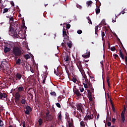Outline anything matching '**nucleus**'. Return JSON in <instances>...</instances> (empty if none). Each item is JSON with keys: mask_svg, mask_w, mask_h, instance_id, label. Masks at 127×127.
Segmentation results:
<instances>
[{"mask_svg": "<svg viewBox=\"0 0 127 127\" xmlns=\"http://www.w3.org/2000/svg\"><path fill=\"white\" fill-rule=\"evenodd\" d=\"M9 18V27L8 30L9 35L11 36L14 38H18L19 35L17 31L21 30L20 24L18 21L14 22V18L13 16H6Z\"/></svg>", "mask_w": 127, "mask_h": 127, "instance_id": "f257e3e1", "label": "nucleus"}, {"mask_svg": "<svg viewBox=\"0 0 127 127\" xmlns=\"http://www.w3.org/2000/svg\"><path fill=\"white\" fill-rule=\"evenodd\" d=\"M12 53L16 57L21 56L22 54L21 48L18 47H14L13 48Z\"/></svg>", "mask_w": 127, "mask_h": 127, "instance_id": "f03ea898", "label": "nucleus"}, {"mask_svg": "<svg viewBox=\"0 0 127 127\" xmlns=\"http://www.w3.org/2000/svg\"><path fill=\"white\" fill-rule=\"evenodd\" d=\"M63 34L64 39L69 40V36H68L69 35L68 31L67 29L64 28V27L63 30Z\"/></svg>", "mask_w": 127, "mask_h": 127, "instance_id": "7ed1b4c3", "label": "nucleus"}, {"mask_svg": "<svg viewBox=\"0 0 127 127\" xmlns=\"http://www.w3.org/2000/svg\"><path fill=\"white\" fill-rule=\"evenodd\" d=\"M8 97V95L5 93H1L0 91V100H3V98L4 99H6L5 101H7V98Z\"/></svg>", "mask_w": 127, "mask_h": 127, "instance_id": "20e7f679", "label": "nucleus"}, {"mask_svg": "<svg viewBox=\"0 0 127 127\" xmlns=\"http://www.w3.org/2000/svg\"><path fill=\"white\" fill-rule=\"evenodd\" d=\"M32 109L31 108V107L28 105H27L26 106V111H25V114L29 115L30 114V112H32Z\"/></svg>", "mask_w": 127, "mask_h": 127, "instance_id": "39448f33", "label": "nucleus"}, {"mask_svg": "<svg viewBox=\"0 0 127 127\" xmlns=\"http://www.w3.org/2000/svg\"><path fill=\"white\" fill-rule=\"evenodd\" d=\"M77 110L79 112L81 111L82 113L84 112V109H83V106L82 105H77L76 106Z\"/></svg>", "mask_w": 127, "mask_h": 127, "instance_id": "423d86ee", "label": "nucleus"}, {"mask_svg": "<svg viewBox=\"0 0 127 127\" xmlns=\"http://www.w3.org/2000/svg\"><path fill=\"white\" fill-rule=\"evenodd\" d=\"M22 77V75L20 74L19 72H17L16 74V76H15L16 80L20 81L21 80Z\"/></svg>", "mask_w": 127, "mask_h": 127, "instance_id": "0eeeda50", "label": "nucleus"}, {"mask_svg": "<svg viewBox=\"0 0 127 127\" xmlns=\"http://www.w3.org/2000/svg\"><path fill=\"white\" fill-rule=\"evenodd\" d=\"M86 77V75L83 76V78H85V81L86 82V83H87L88 88L90 89V88H91V87H92V83L90 81H88V79Z\"/></svg>", "mask_w": 127, "mask_h": 127, "instance_id": "6e6552de", "label": "nucleus"}, {"mask_svg": "<svg viewBox=\"0 0 127 127\" xmlns=\"http://www.w3.org/2000/svg\"><path fill=\"white\" fill-rule=\"evenodd\" d=\"M73 92L76 94L77 96H81V94L80 93L79 90L77 89L76 88H74L73 89Z\"/></svg>", "mask_w": 127, "mask_h": 127, "instance_id": "1a4fd4ad", "label": "nucleus"}, {"mask_svg": "<svg viewBox=\"0 0 127 127\" xmlns=\"http://www.w3.org/2000/svg\"><path fill=\"white\" fill-rule=\"evenodd\" d=\"M64 60L66 63L69 62L70 60V56L68 55L65 54L64 56Z\"/></svg>", "mask_w": 127, "mask_h": 127, "instance_id": "9d476101", "label": "nucleus"}, {"mask_svg": "<svg viewBox=\"0 0 127 127\" xmlns=\"http://www.w3.org/2000/svg\"><path fill=\"white\" fill-rule=\"evenodd\" d=\"M17 90H18V92L19 93H22V92H24V88L21 86H19L17 88Z\"/></svg>", "mask_w": 127, "mask_h": 127, "instance_id": "9b49d317", "label": "nucleus"}, {"mask_svg": "<svg viewBox=\"0 0 127 127\" xmlns=\"http://www.w3.org/2000/svg\"><path fill=\"white\" fill-rule=\"evenodd\" d=\"M46 119L47 122L52 121L53 120V117H52V115H49L46 117Z\"/></svg>", "mask_w": 127, "mask_h": 127, "instance_id": "f8f14e48", "label": "nucleus"}, {"mask_svg": "<svg viewBox=\"0 0 127 127\" xmlns=\"http://www.w3.org/2000/svg\"><path fill=\"white\" fill-rule=\"evenodd\" d=\"M6 62H2L1 63V66H2V70H4L5 67H6Z\"/></svg>", "mask_w": 127, "mask_h": 127, "instance_id": "ddd939ff", "label": "nucleus"}, {"mask_svg": "<svg viewBox=\"0 0 127 127\" xmlns=\"http://www.w3.org/2000/svg\"><path fill=\"white\" fill-rule=\"evenodd\" d=\"M92 3L93 1L92 0L87 1L86 2V4H87L88 7H91L92 6Z\"/></svg>", "mask_w": 127, "mask_h": 127, "instance_id": "4468645a", "label": "nucleus"}, {"mask_svg": "<svg viewBox=\"0 0 127 127\" xmlns=\"http://www.w3.org/2000/svg\"><path fill=\"white\" fill-rule=\"evenodd\" d=\"M119 53H120V57L122 58V59L123 60H124L125 57H124V55L123 54V52L121 50V49H120Z\"/></svg>", "mask_w": 127, "mask_h": 127, "instance_id": "2eb2a0df", "label": "nucleus"}, {"mask_svg": "<svg viewBox=\"0 0 127 127\" xmlns=\"http://www.w3.org/2000/svg\"><path fill=\"white\" fill-rule=\"evenodd\" d=\"M121 119L123 123H124V122L125 121V113H123V111H122L121 113Z\"/></svg>", "mask_w": 127, "mask_h": 127, "instance_id": "dca6fc26", "label": "nucleus"}, {"mask_svg": "<svg viewBox=\"0 0 127 127\" xmlns=\"http://www.w3.org/2000/svg\"><path fill=\"white\" fill-rule=\"evenodd\" d=\"M10 50H11V49L10 48L5 47L4 48L3 51H4V53H7L9 52Z\"/></svg>", "mask_w": 127, "mask_h": 127, "instance_id": "f3484780", "label": "nucleus"}, {"mask_svg": "<svg viewBox=\"0 0 127 127\" xmlns=\"http://www.w3.org/2000/svg\"><path fill=\"white\" fill-rule=\"evenodd\" d=\"M90 52L89 51V52H87V55H83L82 57H83L85 59L88 58L90 57Z\"/></svg>", "mask_w": 127, "mask_h": 127, "instance_id": "a211bd4d", "label": "nucleus"}, {"mask_svg": "<svg viewBox=\"0 0 127 127\" xmlns=\"http://www.w3.org/2000/svg\"><path fill=\"white\" fill-rule=\"evenodd\" d=\"M21 97V95L19 93V92H16V94H15V99H20Z\"/></svg>", "mask_w": 127, "mask_h": 127, "instance_id": "6ab92c4d", "label": "nucleus"}, {"mask_svg": "<svg viewBox=\"0 0 127 127\" xmlns=\"http://www.w3.org/2000/svg\"><path fill=\"white\" fill-rule=\"evenodd\" d=\"M19 99H20L15 98V102L16 105L18 106V107H20V103L19 102Z\"/></svg>", "mask_w": 127, "mask_h": 127, "instance_id": "aec40b11", "label": "nucleus"}, {"mask_svg": "<svg viewBox=\"0 0 127 127\" xmlns=\"http://www.w3.org/2000/svg\"><path fill=\"white\" fill-rule=\"evenodd\" d=\"M22 27H23V28L25 30L27 29V27H26V26L25 25V20L24 19H23L22 20Z\"/></svg>", "mask_w": 127, "mask_h": 127, "instance_id": "412c9836", "label": "nucleus"}, {"mask_svg": "<svg viewBox=\"0 0 127 127\" xmlns=\"http://www.w3.org/2000/svg\"><path fill=\"white\" fill-rule=\"evenodd\" d=\"M100 7L97 6V8L96 9V14H98L100 13Z\"/></svg>", "mask_w": 127, "mask_h": 127, "instance_id": "4be33fe9", "label": "nucleus"}, {"mask_svg": "<svg viewBox=\"0 0 127 127\" xmlns=\"http://www.w3.org/2000/svg\"><path fill=\"white\" fill-rule=\"evenodd\" d=\"M21 59H18L17 61H16V64L20 65L21 64Z\"/></svg>", "mask_w": 127, "mask_h": 127, "instance_id": "5701e85b", "label": "nucleus"}, {"mask_svg": "<svg viewBox=\"0 0 127 127\" xmlns=\"http://www.w3.org/2000/svg\"><path fill=\"white\" fill-rule=\"evenodd\" d=\"M38 123H39V126H42L43 124V120L42 119L40 118L38 120Z\"/></svg>", "mask_w": 127, "mask_h": 127, "instance_id": "b1692460", "label": "nucleus"}, {"mask_svg": "<svg viewBox=\"0 0 127 127\" xmlns=\"http://www.w3.org/2000/svg\"><path fill=\"white\" fill-rule=\"evenodd\" d=\"M24 58L26 59V60H28V59H30V56L29 55H25Z\"/></svg>", "mask_w": 127, "mask_h": 127, "instance_id": "393cba45", "label": "nucleus"}, {"mask_svg": "<svg viewBox=\"0 0 127 127\" xmlns=\"http://www.w3.org/2000/svg\"><path fill=\"white\" fill-rule=\"evenodd\" d=\"M26 103V100L25 99H21V103L22 105H25Z\"/></svg>", "mask_w": 127, "mask_h": 127, "instance_id": "a878e982", "label": "nucleus"}, {"mask_svg": "<svg viewBox=\"0 0 127 127\" xmlns=\"http://www.w3.org/2000/svg\"><path fill=\"white\" fill-rule=\"evenodd\" d=\"M50 94L52 96L56 97L57 96V94L55 93V91H52V92H51Z\"/></svg>", "mask_w": 127, "mask_h": 127, "instance_id": "bb28decb", "label": "nucleus"}, {"mask_svg": "<svg viewBox=\"0 0 127 127\" xmlns=\"http://www.w3.org/2000/svg\"><path fill=\"white\" fill-rule=\"evenodd\" d=\"M10 9V8L8 9V8H4L3 9V11L2 12L3 14L6 13V12H7L8 11V10Z\"/></svg>", "mask_w": 127, "mask_h": 127, "instance_id": "cd10ccee", "label": "nucleus"}, {"mask_svg": "<svg viewBox=\"0 0 127 127\" xmlns=\"http://www.w3.org/2000/svg\"><path fill=\"white\" fill-rule=\"evenodd\" d=\"M87 94H88V97L92 96V93L89 90H87Z\"/></svg>", "mask_w": 127, "mask_h": 127, "instance_id": "c85d7f7f", "label": "nucleus"}, {"mask_svg": "<svg viewBox=\"0 0 127 127\" xmlns=\"http://www.w3.org/2000/svg\"><path fill=\"white\" fill-rule=\"evenodd\" d=\"M72 81H73V82L74 83H75V84H77V82H78V80H77V79H76V78H75V77H73L72 79Z\"/></svg>", "mask_w": 127, "mask_h": 127, "instance_id": "c756f323", "label": "nucleus"}, {"mask_svg": "<svg viewBox=\"0 0 127 127\" xmlns=\"http://www.w3.org/2000/svg\"><path fill=\"white\" fill-rule=\"evenodd\" d=\"M54 73L57 75V76H59V74H60V72L58 70H57V71L55 70Z\"/></svg>", "mask_w": 127, "mask_h": 127, "instance_id": "7c9ffc66", "label": "nucleus"}, {"mask_svg": "<svg viewBox=\"0 0 127 127\" xmlns=\"http://www.w3.org/2000/svg\"><path fill=\"white\" fill-rule=\"evenodd\" d=\"M58 120L59 121H62V115L61 113H60L59 115V116H58Z\"/></svg>", "mask_w": 127, "mask_h": 127, "instance_id": "2f4dec72", "label": "nucleus"}, {"mask_svg": "<svg viewBox=\"0 0 127 127\" xmlns=\"http://www.w3.org/2000/svg\"><path fill=\"white\" fill-rule=\"evenodd\" d=\"M76 117L78 118V119H80V118L81 117V115L79 113V112H77L76 114Z\"/></svg>", "mask_w": 127, "mask_h": 127, "instance_id": "473e14b6", "label": "nucleus"}, {"mask_svg": "<svg viewBox=\"0 0 127 127\" xmlns=\"http://www.w3.org/2000/svg\"><path fill=\"white\" fill-rule=\"evenodd\" d=\"M66 27L65 29H66V30L69 29V28H70L71 27V25L69 24H67Z\"/></svg>", "mask_w": 127, "mask_h": 127, "instance_id": "72a5a7b5", "label": "nucleus"}, {"mask_svg": "<svg viewBox=\"0 0 127 127\" xmlns=\"http://www.w3.org/2000/svg\"><path fill=\"white\" fill-rule=\"evenodd\" d=\"M83 85H84V88L85 89H87L88 88V83H83Z\"/></svg>", "mask_w": 127, "mask_h": 127, "instance_id": "f704fd0d", "label": "nucleus"}, {"mask_svg": "<svg viewBox=\"0 0 127 127\" xmlns=\"http://www.w3.org/2000/svg\"><path fill=\"white\" fill-rule=\"evenodd\" d=\"M87 19H88V22L91 24H92V22L91 19H90V18L89 17H87Z\"/></svg>", "mask_w": 127, "mask_h": 127, "instance_id": "c9c22d12", "label": "nucleus"}, {"mask_svg": "<svg viewBox=\"0 0 127 127\" xmlns=\"http://www.w3.org/2000/svg\"><path fill=\"white\" fill-rule=\"evenodd\" d=\"M87 119L88 120H92L93 119V117H91V115H87Z\"/></svg>", "mask_w": 127, "mask_h": 127, "instance_id": "e433bc0d", "label": "nucleus"}, {"mask_svg": "<svg viewBox=\"0 0 127 127\" xmlns=\"http://www.w3.org/2000/svg\"><path fill=\"white\" fill-rule=\"evenodd\" d=\"M105 24V20H103L101 22V23L99 25V26Z\"/></svg>", "mask_w": 127, "mask_h": 127, "instance_id": "4c0bfd02", "label": "nucleus"}, {"mask_svg": "<svg viewBox=\"0 0 127 127\" xmlns=\"http://www.w3.org/2000/svg\"><path fill=\"white\" fill-rule=\"evenodd\" d=\"M56 105L57 106L58 108H61V105H60V103H56Z\"/></svg>", "mask_w": 127, "mask_h": 127, "instance_id": "58836bf2", "label": "nucleus"}, {"mask_svg": "<svg viewBox=\"0 0 127 127\" xmlns=\"http://www.w3.org/2000/svg\"><path fill=\"white\" fill-rule=\"evenodd\" d=\"M67 46L70 48V49L72 47V43H67Z\"/></svg>", "mask_w": 127, "mask_h": 127, "instance_id": "ea45409f", "label": "nucleus"}, {"mask_svg": "<svg viewBox=\"0 0 127 127\" xmlns=\"http://www.w3.org/2000/svg\"><path fill=\"white\" fill-rule=\"evenodd\" d=\"M80 126H81L82 127H85V124L84 123V122H80Z\"/></svg>", "mask_w": 127, "mask_h": 127, "instance_id": "a19ab883", "label": "nucleus"}, {"mask_svg": "<svg viewBox=\"0 0 127 127\" xmlns=\"http://www.w3.org/2000/svg\"><path fill=\"white\" fill-rule=\"evenodd\" d=\"M82 30H78V31H77V33L78 34H81L82 33Z\"/></svg>", "mask_w": 127, "mask_h": 127, "instance_id": "79ce46f5", "label": "nucleus"}, {"mask_svg": "<svg viewBox=\"0 0 127 127\" xmlns=\"http://www.w3.org/2000/svg\"><path fill=\"white\" fill-rule=\"evenodd\" d=\"M3 125H4V124H3V122H2V121L0 120V127H3Z\"/></svg>", "mask_w": 127, "mask_h": 127, "instance_id": "37998d69", "label": "nucleus"}, {"mask_svg": "<svg viewBox=\"0 0 127 127\" xmlns=\"http://www.w3.org/2000/svg\"><path fill=\"white\" fill-rule=\"evenodd\" d=\"M105 36V33L104 32H102V33H101V36L103 38H103L104 37V36Z\"/></svg>", "mask_w": 127, "mask_h": 127, "instance_id": "c03bdc74", "label": "nucleus"}, {"mask_svg": "<svg viewBox=\"0 0 127 127\" xmlns=\"http://www.w3.org/2000/svg\"><path fill=\"white\" fill-rule=\"evenodd\" d=\"M116 37L117 38V40H118V42L121 44L122 43L121 41L120 40V39H119V38L118 37V36L117 35H116Z\"/></svg>", "mask_w": 127, "mask_h": 127, "instance_id": "a18cd8bd", "label": "nucleus"}, {"mask_svg": "<svg viewBox=\"0 0 127 127\" xmlns=\"http://www.w3.org/2000/svg\"><path fill=\"white\" fill-rule=\"evenodd\" d=\"M111 50L112 51H115V50H116V48L115 47H111Z\"/></svg>", "mask_w": 127, "mask_h": 127, "instance_id": "49530a36", "label": "nucleus"}, {"mask_svg": "<svg viewBox=\"0 0 127 127\" xmlns=\"http://www.w3.org/2000/svg\"><path fill=\"white\" fill-rule=\"evenodd\" d=\"M50 115V111L49 110H47V113H46V117H47L48 116Z\"/></svg>", "mask_w": 127, "mask_h": 127, "instance_id": "de8ad7c7", "label": "nucleus"}, {"mask_svg": "<svg viewBox=\"0 0 127 127\" xmlns=\"http://www.w3.org/2000/svg\"><path fill=\"white\" fill-rule=\"evenodd\" d=\"M1 6H2V7L4 8L6 6V4H5L4 3H1Z\"/></svg>", "mask_w": 127, "mask_h": 127, "instance_id": "09e8293b", "label": "nucleus"}, {"mask_svg": "<svg viewBox=\"0 0 127 127\" xmlns=\"http://www.w3.org/2000/svg\"><path fill=\"white\" fill-rule=\"evenodd\" d=\"M46 78L47 77L46 76H45V77L44 78V79L43 80V82H42L43 84H45V80H46Z\"/></svg>", "mask_w": 127, "mask_h": 127, "instance_id": "8fccbe9b", "label": "nucleus"}, {"mask_svg": "<svg viewBox=\"0 0 127 127\" xmlns=\"http://www.w3.org/2000/svg\"><path fill=\"white\" fill-rule=\"evenodd\" d=\"M126 111H127L126 107L125 106H124V111H123V112L125 114V113H126Z\"/></svg>", "mask_w": 127, "mask_h": 127, "instance_id": "3c124183", "label": "nucleus"}, {"mask_svg": "<svg viewBox=\"0 0 127 127\" xmlns=\"http://www.w3.org/2000/svg\"><path fill=\"white\" fill-rule=\"evenodd\" d=\"M80 92H83L84 90V88L83 87H80Z\"/></svg>", "mask_w": 127, "mask_h": 127, "instance_id": "603ef678", "label": "nucleus"}, {"mask_svg": "<svg viewBox=\"0 0 127 127\" xmlns=\"http://www.w3.org/2000/svg\"><path fill=\"white\" fill-rule=\"evenodd\" d=\"M111 125H112V123L111 122H109L107 123V126L108 127H111Z\"/></svg>", "mask_w": 127, "mask_h": 127, "instance_id": "864d4df0", "label": "nucleus"}, {"mask_svg": "<svg viewBox=\"0 0 127 127\" xmlns=\"http://www.w3.org/2000/svg\"><path fill=\"white\" fill-rule=\"evenodd\" d=\"M123 51H124V53H125L126 55H127V50H126V49L125 48H123Z\"/></svg>", "mask_w": 127, "mask_h": 127, "instance_id": "5fc2aeb1", "label": "nucleus"}, {"mask_svg": "<svg viewBox=\"0 0 127 127\" xmlns=\"http://www.w3.org/2000/svg\"><path fill=\"white\" fill-rule=\"evenodd\" d=\"M76 7H77V8H80V9H81V8H82V6H81V5H79V4L76 5Z\"/></svg>", "mask_w": 127, "mask_h": 127, "instance_id": "6e6d98bb", "label": "nucleus"}, {"mask_svg": "<svg viewBox=\"0 0 127 127\" xmlns=\"http://www.w3.org/2000/svg\"><path fill=\"white\" fill-rule=\"evenodd\" d=\"M89 89H90L92 93L94 92V88L92 87V86L91 87H90Z\"/></svg>", "mask_w": 127, "mask_h": 127, "instance_id": "4d7b16f0", "label": "nucleus"}, {"mask_svg": "<svg viewBox=\"0 0 127 127\" xmlns=\"http://www.w3.org/2000/svg\"><path fill=\"white\" fill-rule=\"evenodd\" d=\"M112 107L113 111L114 112H115L116 111V109H115V107H114V105L113 104H112Z\"/></svg>", "mask_w": 127, "mask_h": 127, "instance_id": "13d9d810", "label": "nucleus"}, {"mask_svg": "<svg viewBox=\"0 0 127 127\" xmlns=\"http://www.w3.org/2000/svg\"><path fill=\"white\" fill-rule=\"evenodd\" d=\"M98 29H99V25H97L95 28V30L98 31Z\"/></svg>", "mask_w": 127, "mask_h": 127, "instance_id": "bf43d9fd", "label": "nucleus"}, {"mask_svg": "<svg viewBox=\"0 0 127 127\" xmlns=\"http://www.w3.org/2000/svg\"><path fill=\"white\" fill-rule=\"evenodd\" d=\"M89 98V100L90 101H93V99H92V96H90V97H88Z\"/></svg>", "mask_w": 127, "mask_h": 127, "instance_id": "052dcab7", "label": "nucleus"}, {"mask_svg": "<svg viewBox=\"0 0 127 127\" xmlns=\"http://www.w3.org/2000/svg\"><path fill=\"white\" fill-rule=\"evenodd\" d=\"M125 63H126V64H127V55L125 56Z\"/></svg>", "mask_w": 127, "mask_h": 127, "instance_id": "680f3d73", "label": "nucleus"}, {"mask_svg": "<svg viewBox=\"0 0 127 127\" xmlns=\"http://www.w3.org/2000/svg\"><path fill=\"white\" fill-rule=\"evenodd\" d=\"M116 119L115 118H112V122L113 123H115Z\"/></svg>", "mask_w": 127, "mask_h": 127, "instance_id": "e2e57ef3", "label": "nucleus"}, {"mask_svg": "<svg viewBox=\"0 0 127 127\" xmlns=\"http://www.w3.org/2000/svg\"><path fill=\"white\" fill-rule=\"evenodd\" d=\"M108 49H109L111 48L110 42H108Z\"/></svg>", "mask_w": 127, "mask_h": 127, "instance_id": "0e129e2a", "label": "nucleus"}, {"mask_svg": "<svg viewBox=\"0 0 127 127\" xmlns=\"http://www.w3.org/2000/svg\"><path fill=\"white\" fill-rule=\"evenodd\" d=\"M107 83L110 82V78H109V76H107Z\"/></svg>", "mask_w": 127, "mask_h": 127, "instance_id": "69168bd1", "label": "nucleus"}, {"mask_svg": "<svg viewBox=\"0 0 127 127\" xmlns=\"http://www.w3.org/2000/svg\"><path fill=\"white\" fill-rule=\"evenodd\" d=\"M10 4L12 6H14V2L13 1L10 2Z\"/></svg>", "mask_w": 127, "mask_h": 127, "instance_id": "338daca9", "label": "nucleus"}, {"mask_svg": "<svg viewBox=\"0 0 127 127\" xmlns=\"http://www.w3.org/2000/svg\"><path fill=\"white\" fill-rule=\"evenodd\" d=\"M72 127V124L71 123H69L68 127Z\"/></svg>", "mask_w": 127, "mask_h": 127, "instance_id": "774afa93", "label": "nucleus"}]
</instances>
